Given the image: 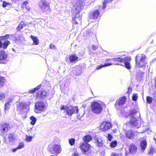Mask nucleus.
<instances>
[{
    "label": "nucleus",
    "instance_id": "1",
    "mask_svg": "<svg viewBox=\"0 0 156 156\" xmlns=\"http://www.w3.org/2000/svg\"><path fill=\"white\" fill-rule=\"evenodd\" d=\"M112 61L115 62H124L123 64L117 63L115 64L116 65H120L125 66L128 69H130L131 66L130 64V62L131 60V58L130 57H126L124 58L118 57L117 58H113L112 59Z\"/></svg>",
    "mask_w": 156,
    "mask_h": 156
},
{
    "label": "nucleus",
    "instance_id": "2",
    "mask_svg": "<svg viewBox=\"0 0 156 156\" xmlns=\"http://www.w3.org/2000/svg\"><path fill=\"white\" fill-rule=\"evenodd\" d=\"M135 61L136 66L138 68L144 67L147 64L146 57L144 54L136 56Z\"/></svg>",
    "mask_w": 156,
    "mask_h": 156
},
{
    "label": "nucleus",
    "instance_id": "3",
    "mask_svg": "<svg viewBox=\"0 0 156 156\" xmlns=\"http://www.w3.org/2000/svg\"><path fill=\"white\" fill-rule=\"evenodd\" d=\"M91 107L92 112L97 114H100L103 109L101 105L96 101L93 102L91 103Z\"/></svg>",
    "mask_w": 156,
    "mask_h": 156
},
{
    "label": "nucleus",
    "instance_id": "4",
    "mask_svg": "<svg viewBox=\"0 0 156 156\" xmlns=\"http://www.w3.org/2000/svg\"><path fill=\"white\" fill-rule=\"evenodd\" d=\"M38 5L40 11L43 13L50 11L49 4L46 0H41L39 2Z\"/></svg>",
    "mask_w": 156,
    "mask_h": 156
},
{
    "label": "nucleus",
    "instance_id": "5",
    "mask_svg": "<svg viewBox=\"0 0 156 156\" xmlns=\"http://www.w3.org/2000/svg\"><path fill=\"white\" fill-rule=\"evenodd\" d=\"M35 112L36 113H40L45 110V105L42 101H38L36 103L35 105Z\"/></svg>",
    "mask_w": 156,
    "mask_h": 156
},
{
    "label": "nucleus",
    "instance_id": "6",
    "mask_svg": "<svg viewBox=\"0 0 156 156\" xmlns=\"http://www.w3.org/2000/svg\"><path fill=\"white\" fill-rule=\"evenodd\" d=\"M78 111L77 107H68L64 110V113L66 114V115L71 116L73 114L78 112Z\"/></svg>",
    "mask_w": 156,
    "mask_h": 156
},
{
    "label": "nucleus",
    "instance_id": "7",
    "mask_svg": "<svg viewBox=\"0 0 156 156\" xmlns=\"http://www.w3.org/2000/svg\"><path fill=\"white\" fill-rule=\"evenodd\" d=\"M130 126L132 128L136 127L138 128L140 126V122L138 118H136L134 116L131 117L129 122Z\"/></svg>",
    "mask_w": 156,
    "mask_h": 156
},
{
    "label": "nucleus",
    "instance_id": "8",
    "mask_svg": "<svg viewBox=\"0 0 156 156\" xmlns=\"http://www.w3.org/2000/svg\"><path fill=\"white\" fill-rule=\"evenodd\" d=\"M49 148L50 152L56 155L60 153L62 150L60 146L56 144H55Z\"/></svg>",
    "mask_w": 156,
    "mask_h": 156
},
{
    "label": "nucleus",
    "instance_id": "9",
    "mask_svg": "<svg viewBox=\"0 0 156 156\" xmlns=\"http://www.w3.org/2000/svg\"><path fill=\"white\" fill-rule=\"evenodd\" d=\"M100 13L98 10H95L91 11L89 15V18L93 20L99 19L100 17Z\"/></svg>",
    "mask_w": 156,
    "mask_h": 156
},
{
    "label": "nucleus",
    "instance_id": "10",
    "mask_svg": "<svg viewBox=\"0 0 156 156\" xmlns=\"http://www.w3.org/2000/svg\"><path fill=\"white\" fill-rule=\"evenodd\" d=\"M90 145L87 143H83L80 146V148L82 152L85 154H87L90 150Z\"/></svg>",
    "mask_w": 156,
    "mask_h": 156
},
{
    "label": "nucleus",
    "instance_id": "11",
    "mask_svg": "<svg viewBox=\"0 0 156 156\" xmlns=\"http://www.w3.org/2000/svg\"><path fill=\"white\" fill-rule=\"evenodd\" d=\"M47 95L48 94L46 90H41L37 94L36 97L37 99L42 100L45 99Z\"/></svg>",
    "mask_w": 156,
    "mask_h": 156
},
{
    "label": "nucleus",
    "instance_id": "12",
    "mask_svg": "<svg viewBox=\"0 0 156 156\" xmlns=\"http://www.w3.org/2000/svg\"><path fill=\"white\" fill-rule=\"evenodd\" d=\"M29 107L27 103L23 102H20L17 105V109L19 110H24V112H27Z\"/></svg>",
    "mask_w": 156,
    "mask_h": 156
},
{
    "label": "nucleus",
    "instance_id": "13",
    "mask_svg": "<svg viewBox=\"0 0 156 156\" xmlns=\"http://www.w3.org/2000/svg\"><path fill=\"white\" fill-rule=\"evenodd\" d=\"M111 126L110 122L107 121L102 122L100 126V128L102 131H105L110 129Z\"/></svg>",
    "mask_w": 156,
    "mask_h": 156
},
{
    "label": "nucleus",
    "instance_id": "14",
    "mask_svg": "<svg viewBox=\"0 0 156 156\" xmlns=\"http://www.w3.org/2000/svg\"><path fill=\"white\" fill-rule=\"evenodd\" d=\"M9 125L7 123H3L1 125L0 133L3 134L8 132Z\"/></svg>",
    "mask_w": 156,
    "mask_h": 156
},
{
    "label": "nucleus",
    "instance_id": "15",
    "mask_svg": "<svg viewBox=\"0 0 156 156\" xmlns=\"http://www.w3.org/2000/svg\"><path fill=\"white\" fill-rule=\"evenodd\" d=\"M69 84V83L68 80H65L64 82H63L62 84L60 86L61 90H64V91H62L63 92L66 93L65 92H67L69 90V88H68Z\"/></svg>",
    "mask_w": 156,
    "mask_h": 156
},
{
    "label": "nucleus",
    "instance_id": "16",
    "mask_svg": "<svg viewBox=\"0 0 156 156\" xmlns=\"http://www.w3.org/2000/svg\"><path fill=\"white\" fill-rule=\"evenodd\" d=\"M126 137L129 139H133L135 136V133L132 129L127 130L126 132Z\"/></svg>",
    "mask_w": 156,
    "mask_h": 156
},
{
    "label": "nucleus",
    "instance_id": "17",
    "mask_svg": "<svg viewBox=\"0 0 156 156\" xmlns=\"http://www.w3.org/2000/svg\"><path fill=\"white\" fill-rule=\"evenodd\" d=\"M126 98L125 96H123L119 98V99L117 101L115 104V105L116 106L118 105L119 106H122L125 102L126 100Z\"/></svg>",
    "mask_w": 156,
    "mask_h": 156
},
{
    "label": "nucleus",
    "instance_id": "18",
    "mask_svg": "<svg viewBox=\"0 0 156 156\" xmlns=\"http://www.w3.org/2000/svg\"><path fill=\"white\" fill-rule=\"evenodd\" d=\"M78 59L79 58L77 56L74 54H72L69 57V59L71 63H75L77 61L79 60Z\"/></svg>",
    "mask_w": 156,
    "mask_h": 156
},
{
    "label": "nucleus",
    "instance_id": "19",
    "mask_svg": "<svg viewBox=\"0 0 156 156\" xmlns=\"http://www.w3.org/2000/svg\"><path fill=\"white\" fill-rule=\"evenodd\" d=\"M140 146L141 151L144 152L145 150L147 145V141L145 140H142L140 141Z\"/></svg>",
    "mask_w": 156,
    "mask_h": 156
},
{
    "label": "nucleus",
    "instance_id": "20",
    "mask_svg": "<svg viewBox=\"0 0 156 156\" xmlns=\"http://www.w3.org/2000/svg\"><path fill=\"white\" fill-rule=\"evenodd\" d=\"M76 9L78 11H81L83 8L84 6V3L82 1H78L76 3Z\"/></svg>",
    "mask_w": 156,
    "mask_h": 156
},
{
    "label": "nucleus",
    "instance_id": "21",
    "mask_svg": "<svg viewBox=\"0 0 156 156\" xmlns=\"http://www.w3.org/2000/svg\"><path fill=\"white\" fill-rule=\"evenodd\" d=\"M8 54L4 51H0V61L5 60L7 58Z\"/></svg>",
    "mask_w": 156,
    "mask_h": 156
},
{
    "label": "nucleus",
    "instance_id": "22",
    "mask_svg": "<svg viewBox=\"0 0 156 156\" xmlns=\"http://www.w3.org/2000/svg\"><path fill=\"white\" fill-rule=\"evenodd\" d=\"M137 147L133 144L130 145L129 147V151L131 154H134L136 151Z\"/></svg>",
    "mask_w": 156,
    "mask_h": 156
},
{
    "label": "nucleus",
    "instance_id": "23",
    "mask_svg": "<svg viewBox=\"0 0 156 156\" xmlns=\"http://www.w3.org/2000/svg\"><path fill=\"white\" fill-rule=\"evenodd\" d=\"M144 76V73L140 71H138L136 73V78L139 81L142 80Z\"/></svg>",
    "mask_w": 156,
    "mask_h": 156
},
{
    "label": "nucleus",
    "instance_id": "24",
    "mask_svg": "<svg viewBox=\"0 0 156 156\" xmlns=\"http://www.w3.org/2000/svg\"><path fill=\"white\" fill-rule=\"evenodd\" d=\"M30 37L33 41V44L34 45H37L38 44L39 40L37 37L32 35H31Z\"/></svg>",
    "mask_w": 156,
    "mask_h": 156
},
{
    "label": "nucleus",
    "instance_id": "25",
    "mask_svg": "<svg viewBox=\"0 0 156 156\" xmlns=\"http://www.w3.org/2000/svg\"><path fill=\"white\" fill-rule=\"evenodd\" d=\"M83 140L84 141V143L89 142L92 139V136L89 135H87L85 136L83 138Z\"/></svg>",
    "mask_w": 156,
    "mask_h": 156
},
{
    "label": "nucleus",
    "instance_id": "26",
    "mask_svg": "<svg viewBox=\"0 0 156 156\" xmlns=\"http://www.w3.org/2000/svg\"><path fill=\"white\" fill-rule=\"evenodd\" d=\"M41 84H40L38 85L36 87L31 89V90H29V92L30 93L33 94L36 91L38 90L41 87Z\"/></svg>",
    "mask_w": 156,
    "mask_h": 156
},
{
    "label": "nucleus",
    "instance_id": "27",
    "mask_svg": "<svg viewBox=\"0 0 156 156\" xmlns=\"http://www.w3.org/2000/svg\"><path fill=\"white\" fill-rule=\"evenodd\" d=\"M25 26V25L24 24V22L23 21L21 22L17 27L16 29L18 31H20L21 29H22Z\"/></svg>",
    "mask_w": 156,
    "mask_h": 156
},
{
    "label": "nucleus",
    "instance_id": "28",
    "mask_svg": "<svg viewBox=\"0 0 156 156\" xmlns=\"http://www.w3.org/2000/svg\"><path fill=\"white\" fill-rule=\"evenodd\" d=\"M112 64L111 63H105L104 65H100L98 66L96 69L97 70H98L101 69L103 67L110 66L112 65Z\"/></svg>",
    "mask_w": 156,
    "mask_h": 156
},
{
    "label": "nucleus",
    "instance_id": "29",
    "mask_svg": "<svg viewBox=\"0 0 156 156\" xmlns=\"http://www.w3.org/2000/svg\"><path fill=\"white\" fill-rule=\"evenodd\" d=\"M96 145L98 147L102 146V140L101 138H97L96 141Z\"/></svg>",
    "mask_w": 156,
    "mask_h": 156
},
{
    "label": "nucleus",
    "instance_id": "30",
    "mask_svg": "<svg viewBox=\"0 0 156 156\" xmlns=\"http://www.w3.org/2000/svg\"><path fill=\"white\" fill-rule=\"evenodd\" d=\"M2 6L3 7L7 8L6 9H9L10 8L11 5L9 2L4 1L3 3Z\"/></svg>",
    "mask_w": 156,
    "mask_h": 156
},
{
    "label": "nucleus",
    "instance_id": "31",
    "mask_svg": "<svg viewBox=\"0 0 156 156\" xmlns=\"http://www.w3.org/2000/svg\"><path fill=\"white\" fill-rule=\"evenodd\" d=\"M10 43L9 41L5 40L3 42L2 48L4 49H6L8 45L10 44Z\"/></svg>",
    "mask_w": 156,
    "mask_h": 156
},
{
    "label": "nucleus",
    "instance_id": "32",
    "mask_svg": "<svg viewBox=\"0 0 156 156\" xmlns=\"http://www.w3.org/2000/svg\"><path fill=\"white\" fill-rule=\"evenodd\" d=\"M30 119L31 120L30 123L32 125H34L36 122L37 119L34 116H31L30 117Z\"/></svg>",
    "mask_w": 156,
    "mask_h": 156
},
{
    "label": "nucleus",
    "instance_id": "33",
    "mask_svg": "<svg viewBox=\"0 0 156 156\" xmlns=\"http://www.w3.org/2000/svg\"><path fill=\"white\" fill-rule=\"evenodd\" d=\"M5 79L3 77L0 76V88L2 87L5 84Z\"/></svg>",
    "mask_w": 156,
    "mask_h": 156
},
{
    "label": "nucleus",
    "instance_id": "34",
    "mask_svg": "<svg viewBox=\"0 0 156 156\" xmlns=\"http://www.w3.org/2000/svg\"><path fill=\"white\" fill-rule=\"evenodd\" d=\"M8 139L9 142L12 141L15 139V137L12 134H10L8 136Z\"/></svg>",
    "mask_w": 156,
    "mask_h": 156
},
{
    "label": "nucleus",
    "instance_id": "35",
    "mask_svg": "<svg viewBox=\"0 0 156 156\" xmlns=\"http://www.w3.org/2000/svg\"><path fill=\"white\" fill-rule=\"evenodd\" d=\"M138 112L136 110H131L129 111V115L132 116L135 115Z\"/></svg>",
    "mask_w": 156,
    "mask_h": 156
},
{
    "label": "nucleus",
    "instance_id": "36",
    "mask_svg": "<svg viewBox=\"0 0 156 156\" xmlns=\"http://www.w3.org/2000/svg\"><path fill=\"white\" fill-rule=\"evenodd\" d=\"M153 98L152 97L147 96L146 97L147 102L149 104H151L152 103Z\"/></svg>",
    "mask_w": 156,
    "mask_h": 156
},
{
    "label": "nucleus",
    "instance_id": "37",
    "mask_svg": "<svg viewBox=\"0 0 156 156\" xmlns=\"http://www.w3.org/2000/svg\"><path fill=\"white\" fill-rule=\"evenodd\" d=\"M117 144V142L116 140L112 141L110 144V146L111 148L115 147Z\"/></svg>",
    "mask_w": 156,
    "mask_h": 156
},
{
    "label": "nucleus",
    "instance_id": "38",
    "mask_svg": "<svg viewBox=\"0 0 156 156\" xmlns=\"http://www.w3.org/2000/svg\"><path fill=\"white\" fill-rule=\"evenodd\" d=\"M10 104H8L6 103L4 105V111L6 112V111H8L9 110L10 108Z\"/></svg>",
    "mask_w": 156,
    "mask_h": 156
},
{
    "label": "nucleus",
    "instance_id": "39",
    "mask_svg": "<svg viewBox=\"0 0 156 156\" xmlns=\"http://www.w3.org/2000/svg\"><path fill=\"white\" fill-rule=\"evenodd\" d=\"M75 71L76 72L75 75L76 76H78L81 74V68L80 67L76 68Z\"/></svg>",
    "mask_w": 156,
    "mask_h": 156
},
{
    "label": "nucleus",
    "instance_id": "40",
    "mask_svg": "<svg viewBox=\"0 0 156 156\" xmlns=\"http://www.w3.org/2000/svg\"><path fill=\"white\" fill-rule=\"evenodd\" d=\"M79 11H78L76 12L75 15L74 17H76V18H77L78 19H81V16L80 14Z\"/></svg>",
    "mask_w": 156,
    "mask_h": 156
},
{
    "label": "nucleus",
    "instance_id": "41",
    "mask_svg": "<svg viewBox=\"0 0 156 156\" xmlns=\"http://www.w3.org/2000/svg\"><path fill=\"white\" fill-rule=\"evenodd\" d=\"M81 19H78L77 18H76V17H72L73 24H77L78 23V21H80Z\"/></svg>",
    "mask_w": 156,
    "mask_h": 156
},
{
    "label": "nucleus",
    "instance_id": "42",
    "mask_svg": "<svg viewBox=\"0 0 156 156\" xmlns=\"http://www.w3.org/2000/svg\"><path fill=\"white\" fill-rule=\"evenodd\" d=\"M32 139V136L27 135H26L25 141L27 142H30L31 141Z\"/></svg>",
    "mask_w": 156,
    "mask_h": 156
},
{
    "label": "nucleus",
    "instance_id": "43",
    "mask_svg": "<svg viewBox=\"0 0 156 156\" xmlns=\"http://www.w3.org/2000/svg\"><path fill=\"white\" fill-rule=\"evenodd\" d=\"M24 147V144L23 142H20L19 143L18 146L17 147L18 149H20Z\"/></svg>",
    "mask_w": 156,
    "mask_h": 156
},
{
    "label": "nucleus",
    "instance_id": "44",
    "mask_svg": "<svg viewBox=\"0 0 156 156\" xmlns=\"http://www.w3.org/2000/svg\"><path fill=\"white\" fill-rule=\"evenodd\" d=\"M138 98L137 94H133L132 97V99L133 101H136Z\"/></svg>",
    "mask_w": 156,
    "mask_h": 156
},
{
    "label": "nucleus",
    "instance_id": "45",
    "mask_svg": "<svg viewBox=\"0 0 156 156\" xmlns=\"http://www.w3.org/2000/svg\"><path fill=\"white\" fill-rule=\"evenodd\" d=\"M5 96V94L4 93L0 92V100H2L4 98Z\"/></svg>",
    "mask_w": 156,
    "mask_h": 156
},
{
    "label": "nucleus",
    "instance_id": "46",
    "mask_svg": "<svg viewBox=\"0 0 156 156\" xmlns=\"http://www.w3.org/2000/svg\"><path fill=\"white\" fill-rule=\"evenodd\" d=\"M69 141L70 144L72 146L74 145L75 143V139L74 138H71L69 140Z\"/></svg>",
    "mask_w": 156,
    "mask_h": 156
},
{
    "label": "nucleus",
    "instance_id": "47",
    "mask_svg": "<svg viewBox=\"0 0 156 156\" xmlns=\"http://www.w3.org/2000/svg\"><path fill=\"white\" fill-rule=\"evenodd\" d=\"M155 152V150L154 149L151 147L149 150V151L148 152V154H150V155H153V154H154V152Z\"/></svg>",
    "mask_w": 156,
    "mask_h": 156
},
{
    "label": "nucleus",
    "instance_id": "48",
    "mask_svg": "<svg viewBox=\"0 0 156 156\" xmlns=\"http://www.w3.org/2000/svg\"><path fill=\"white\" fill-rule=\"evenodd\" d=\"M109 3V1L108 0H105L103 2V6L102 8L103 10L105 9L106 7V5L108 3Z\"/></svg>",
    "mask_w": 156,
    "mask_h": 156
},
{
    "label": "nucleus",
    "instance_id": "49",
    "mask_svg": "<svg viewBox=\"0 0 156 156\" xmlns=\"http://www.w3.org/2000/svg\"><path fill=\"white\" fill-rule=\"evenodd\" d=\"M13 100V98H8L7 101H6L5 103L9 104H11L12 101Z\"/></svg>",
    "mask_w": 156,
    "mask_h": 156
},
{
    "label": "nucleus",
    "instance_id": "50",
    "mask_svg": "<svg viewBox=\"0 0 156 156\" xmlns=\"http://www.w3.org/2000/svg\"><path fill=\"white\" fill-rule=\"evenodd\" d=\"M107 138L108 140L111 141L113 138V136L110 134L108 133V135Z\"/></svg>",
    "mask_w": 156,
    "mask_h": 156
},
{
    "label": "nucleus",
    "instance_id": "51",
    "mask_svg": "<svg viewBox=\"0 0 156 156\" xmlns=\"http://www.w3.org/2000/svg\"><path fill=\"white\" fill-rule=\"evenodd\" d=\"M14 34H6L4 36L5 39L8 38L9 37H14Z\"/></svg>",
    "mask_w": 156,
    "mask_h": 156
},
{
    "label": "nucleus",
    "instance_id": "52",
    "mask_svg": "<svg viewBox=\"0 0 156 156\" xmlns=\"http://www.w3.org/2000/svg\"><path fill=\"white\" fill-rule=\"evenodd\" d=\"M154 100H156V90H154L153 94Z\"/></svg>",
    "mask_w": 156,
    "mask_h": 156
},
{
    "label": "nucleus",
    "instance_id": "53",
    "mask_svg": "<svg viewBox=\"0 0 156 156\" xmlns=\"http://www.w3.org/2000/svg\"><path fill=\"white\" fill-rule=\"evenodd\" d=\"M92 48L93 50H96L98 48V46L97 45H93L92 46Z\"/></svg>",
    "mask_w": 156,
    "mask_h": 156
},
{
    "label": "nucleus",
    "instance_id": "54",
    "mask_svg": "<svg viewBox=\"0 0 156 156\" xmlns=\"http://www.w3.org/2000/svg\"><path fill=\"white\" fill-rule=\"evenodd\" d=\"M67 107L66 106H64V105H63V106H62L61 108H60V109L61 110H65V109H66L67 108Z\"/></svg>",
    "mask_w": 156,
    "mask_h": 156
},
{
    "label": "nucleus",
    "instance_id": "55",
    "mask_svg": "<svg viewBox=\"0 0 156 156\" xmlns=\"http://www.w3.org/2000/svg\"><path fill=\"white\" fill-rule=\"evenodd\" d=\"M0 39L2 41H4L6 40L4 36H1L0 37Z\"/></svg>",
    "mask_w": 156,
    "mask_h": 156
},
{
    "label": "nucleus",
    "instance_id": "56",
    "mask_svg": "<svg viewBox=\"0 0 156 156\" xmlns=\"http://www.w3.org/2000/svg\"><path fill=\"white\" fill-rule=\"evenodd\" d=\"M18 150H19L18 148L16 147L15 148L13 149L12 150V151L13 152H15L16 151Z\"/></svg>",
    "mask_w": 156,
    "mask_h": 156
},
{
    "label": "nucleus",
    "instance_id": "57",
    "mask_svg": "<svg viewBox=\"0 0 156 156\" xmlns=\"http://www.w3.org/2000/svg\"><path fill=\"white\" fill-rule=\"evenodd\" d=\"M55 46L53 44H50L49 46L50 48L51 49H52L55 47Z\"/></svg>",
    "mask_w": 156,
    "mask_h": 156
},
{
    "label": "nucleus",
    "instance_id": "58",
    "mask_svg": "<svg viewBox=\"0 0 156 156\" xmlns=\"http://www.w3.org/2000/svg\"><path fill=\"white\" fill-rule=\"evenodd\" d=\"M111 60L112 61V59H106L105 60V62L106 63H108V62H111Z\"/></svg>",
    "mask_w": 156,
    "mask_h": 156
},
{
    "label": "nucleus",
    "instance_id": "59",
    "mask_svg": "<svg viewBox=\"0 0 156 156\" xmlns=\"http://www.w3.org/2000/svg\"><path fill=\"white\" fill-rule=\"evenodd\" d=\"M3 42L0 40V48H2Z\"/></svg>",
    "mask_w": 156,
    "mask_h": 156
},
{
    "label": "nucleus",
    "instance_id": "60",
    "mask_svg": "<svg viewBox=\"0 0 156 156\" xmlns=\"http://www.w3.org/2000/svg\"><path fill=\"white\" fill-rule=\"evenodd\" d=\"M73 156H79L78 154L77 153H74L73 154Z\"/></svg>",
    "mask_w": 156,
    "mask_h": 156
},
{
    "label": "nucleus",
    "instance_id": "61",
    "mask_svg": "<svg viewBox=\"0 0 156 156\" xmlns=\"http://www.w3.org/2000/svg\"><path fill=\"white\" fill-rule=\"evenodd\" d=\"M112 156H120L118 154H113L112 155Z\"/></svg>",
    "mask_w": 156,
    "mask_h": 156
},
{
    "label": "nucleus",
    "instance_id": "62",
    "mask_svg": "<svg viewBox=\"0 0 156 156\" xmlns=\"http://www.w3.org/2000/svg\"><path fill=\"white\" fill-rule=\"evenodd\" d=\"M154 87L156 88V79L155 80Z\"/></svg>",
    "mask_w": 156,
    "mask_h": 156
},
{
    "label": "nucleus",
    "instance_id": "63",
    "mask_svg": "<svg viewBox=\"0 0 156 156\" xmlns=\"http://www.w3.org/2000/svg\"><path fill=\"white\" fill-rule=\"evenodd\" d=\"M116 130V129H115L113 130V133H115V131Z\"/></svg>",
    "mask_w": 156,
    "mask_h": 156
},
{
    "label": "nucleus",
    "instance_id": "64",
    "mask_svg": "<svg viewBox=\"0 0 156 156\" xmlns=\"http://www.w3.org/2000/svg\"><path fill=\"white\" fill-rule=\"evenodd\" d=\"M154 139L156 143V138H154Z\"/></svg>",
    "mask_w": 156,
    "mask_h": 156
}]
</instances>
